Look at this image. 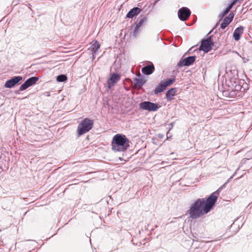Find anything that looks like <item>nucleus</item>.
I'll use <instances>...</instances> for the list:
<instances>
[{"label": "nucleus", "mask_w": 252, "mask_h": 252, "mask_svg": "<svg viewBox=\"0 0 252 252\" xmlns=\"http://www.w3.org/2000/svg\"><path fill=\"white\" fill-rule=\"evenodd\" d=\"M235 4V1H232L223 12L220 14L219 17L220 18V20H221L223 17L229 12L230 10Z\"/></svg>", "instance_id": "obj_18"}, {"label": "nucleus", "mask_w": 252, "mask_h": 252, "mask_svg": "<svg viewBox=\"0 0 252 252\" xmlns=\"http://www.w3.org/2000/svg\"><path fill=\"white\" fill-rule=\"evenodd\" d=\"M218 192L212 193L206 199L198 198L190 207L188 211L189 217L196 219L201 216L209 212L217 200Z\"/></svg>", "instance_id": "obj_1"}, {"label": "nucleus", "mask_w": 252, "mask_h": 252, "mask_svg": "<svg viewBox=\"0 0 252 252\" xmlns=\"http://www.w3.org/2000/svg\"><path fill=\"white\" fill-rule=\"evenodd\" d=\"M147 20V18L146 17L143 18L137 24H136V26L138 27H140L142 24Z\"/></svg>", "instance_id": "obj_24"}, {"label": "nucleus", "mask_w": 252, "mask_h": 252, "mask_svg": "<svg viewBox=\"0 0 252 252\" xmlns=\"http://www.w3.org/2000/svg\"><path fill=\"white\" fill-rule=\"evenodd\" d=\"M129 140L125 135L116 134L111 142L112 150L115 152H124L129 147Z\"/></svg>", "instance_id": "obj_2"}, {"label": "nucleus", "mask_w": 252, "mask_h": 252, "mask_svg": "<svg viewBox=\"0 0 252 252\" xmlns=\"http://www.w3.org/2000/svg\"><path fill=\"white\" fill-rule=\"evenodd\" d=\"M233 86L234 91L245 92L248 89V85L245 82L244 80H238L237 81H235Z\"/></svg>", "instance_id": "obj_6"}, {"label": "nucleus", "mask_w": 252, "mask_h": 252, "mask_svg": "<svg viewBox=\"0 0 252 252\" xmlns=\"http://www.w3.org/2000/svg\"><path fill=\"white\" fill-rule=\"evenodd\" d=\"M213 36H210L205 39L202 40L199 46V50L208 53L213 49L214 42L213 41Z\"/></svg>", "instance_id": "obj_4"}, {"label": "nucleus", "mask_w": 252, "mask_h": 252, "mask_svg": "<svg viewBox=\"0 0 252 252\" xmlns=\"http://www.w3.org/2000/svg\"><path fill=\"white\" fill-rule=\"evenodd\" d=\"M22 77L20 76H14L6 81L4 87L6 88H12L22 80Z\"/></svg>", "instance_id": "obj_10"}, {"label": "nucleus", "mask_w": 252, "mask_h": 252, "mask_svg": "<svg viewBox=\"0 0 252 252\" xmlns=\"http://www.w3.org/2000/svg\"><path fill=\"white\" fill-rule=\"evenodd\" d=\"M164 82L161 81L160 83L156 87L154 90V94H158V93H160L165 90L166 88V86L163 84Z\"/></svg>", "instance_id": "obj_17"}, {"label": "nucleus", "mask_w": 252, "mask_h": 252, "mask_svg": "<svg viewBox=\"0 0 252 252\" xmlns=\"http://www.w3.org/2000/svg\"><path fill=\"white\" fill-rule=\"evenodd\" d=\"M134 86L135 88H137L138 89H140L142 88L143 85L145 83V80H144L143 79H140V78H135L134 79Z\"/></svg>", "instance_id": "obj_19"}, {"label": "nucleus", "mask_w": 252, "mask_h": 252, "mask_svg": "<svg viewBox=\"0 0 252 252\" xmlns=\"http://www.w3.org/2000/svg\"><path fill=\"white\" fill-rule=\"evenodd\" d=\"M154 65L151 63L150 64L143 67L141 69L143 74L148 75L151 74L154 72Z\"/></svg>", "instance_id": "obj_13"}, {"label": "nucleus", "mask_w": 252, "mask_h": 252, "mask_svg": "<svg viewBox=\"0 0 252 252\" xmlns=\"http://www.w3.org/2000/svg\"><path fill=\"white\" fill-rule=\"evenodd\" d=\"M140 27H138L136 25L135 27L134 30L132 34V36L136 37L138 33V30Z\"/></svg>", "instance_id": "obj_23"}, {"label": "nucleus", "mask_w": 252, "mask_h": 252, "mask_svg": "<svg viewBox=\"0 0 252 252\" xmlns=\"http://www.w3.org/2000/svg\"><path fill=\"white\" fill-rule=\"evenodd\" d=\"M1 231V230L0 229V232Z\"/></svg>", "instance_id": "obj_28"}, {"label": "nucleus", "mask_w": 252, "mask_h": 252, "mask_svg": "<svg viewBox=\"0 0 252 252\" xmlns=\"http://www.w3.org/2000/svg\"><path fill=\"white\" fill-rule=\"evenodd\" d=\"M243 0H234L233 1H235V3L237 2H241V1H242Z\"/></svg>", "instance_id": "obj_26"}, {"label": "nucleus", "mask_w": 252, "mask_h": 252, "mask_svg": "<svg viewBox=\"0 0 252 252\" xmlns=\"http://www.w3.org/2000/svg\"><path fill=\"white\" fill-rule=\"evenodd\" d=\"M67 80V77L64 74L59 75L57 77V81L59 82H63Z\"/></svg>", "instance_id": "obj_22"}, {"label": "nucleus", "mask_w": 252, "mask_h": 252, "mask_svg": "<svg viewBox=\"0 0 252 252\" xmlns=\"http://www.w3.org/2000/svg\"><path fill=\"white\" fill-rule=\"evenodd\" d=\"M94 121L89 118L83 119L78 125L77 132L79 136L82 135L90 130L93 127Z\"/></svg>", "instance_id": "obj_3"}, {"label": "nucleus", "mask_w": 252, "mask_h": 252, "mask_svg": "<svg viewBox=\"0 0 252 252\" xmlns=\"http://www.w3.org/2000/svg\"><path fill=\"white\" fill-rule=\"evenodd\" d=\"M196 56H191L185 58H182L178 62L177 66L179 67L191 65L195 61Z\"/></svg>", "instance_id": "obj_7"}, {"label": "nucleus", "mask_w": 252, "mask_h": 252, "mask_svg": "<svg viewBox=\"0 0 252 252\" xmlns=\"http://www.w3.org/2000/svg\"><path fill=\"white\" fill-rule=\"evenodd\" d=\"M229 182V180L226 182L225 183H224L222 186H221L220 188L217 190H216L215 192H218V195H219V193L220 191V190L222 189V188H224L226 184L227 183V182Z\"/></svg>", "instance_id": "obj_25"}, {"label": "nucleus", "mask_w": 252, "mask_h": 252, "mask_svg": "<svg viewBox=\"0 0 252 252\" xmlns=\"http://www.w3.org/2000/svg\"><path fill=\"white\" fill-rule=\"evenodd\" d=\"M46 94H47L46 96H49L50 95V93H49V92H47V93H46Z\"/></svg>", "instance_id": "obj_27"}, {"label": "nucleus", "mask_w": 252, "mask_h": 252, "mask_svg": "<svg viewBox=\"0 0 252 252\" xmlns=\"http://www.w3.org/2000/svg\"><path fill=\"white\" fill-rule=\"evenodd\" d=\"M191 14L190 10L186 7H183L178 10V15L179 18L183 21H186Z\"/></svg>", "instance_id": "obj_8"}, {"label": "nucleus", "mask_w": 252, "mask_h": 252, "mask_svg": "<svg viewBox=\"0 0 252 252\" xmlns=\"http://www.w3.org/2000/svg\"><path fill=\"white\" fill-rule=\"evenodd\" d=\"M100 45L98 42H97V41H94L93 42V43L91 46V49L92 51V53L93 54V58H94V54H95L96 53Z\"/></svg>", "instance_id": "obj_20"}, {"label": "nucleus", "mask_w": 252, "mask_h": 252, "mask_svg": "<svg viewBox=\"0 0 252 252\" xmlns=\"http://www.w3.org/2000/svg\"><path fill=\"white\" fill-rule=\"evenodd\" d=\"M121 79V76L117 73H113L111 74L109 79L107 80L108 87L110 89L112 86L118 82Z\"/></svg>", "instance_id": "obj_11"}, {"label": "nucleus", "mask_w": 252, "mask_h": 252, "mask_svg": "<svg viewBox=\"0 0 252 252\" xmlns=\"http://www.w3.org/2000/svg\"><path fill=\"white\" fill-rule=\"evenodd\" d=\"M177 92L176 88H171L169 89L166 94V98L168 101H171L173 96L175 95Z\"/></svg>", "instance_id": "obj_16"}, {"label": "nucleus", "mask_w": 252, "mask_h": 252, "mask_svg": "<svg viewBox=\"0 0 252 252\" xmlns=\"http://www.w3.org/2000/svg\"><path fill=\"white\" fill-rule=\"evenodd\" d=\"M244 27L240 26L237 28L233 32V36L236 41L240 39L241 34L243 33Z\"/></svg>", "instance_id": "obj_14"}, {"label": "nucleus", "mask_w": 252, "mask_h": 252, "mask_svg": "<svg viewBox=\"0 0 252 252\" xmlns=\"http://www.w3.org/2000/svg\"><path fill=\"white\" fill-rule=\"evenodd\" d=\"M38 80V78L35 76L32 77L28 79L22 85H21L19 88V91H23L25 90L30 86L35 84Z\"/></svg>", "instance_id": "obj_9"}, {"label": "nucleus", "mask_w": 252, "mask_h": 252, "mask_svg": "<svg viewBox=\"0 0 252 252\" xmlns=\"http://www.w3.org/2000/svg\"><path fill=\"white\" fill-rule=\"evenodd\" d=\"M139 108L141 109L149 111H156L159 108V107L157 103L145 101L139 104Z\"/></svg>", "instance_id": "obj_5"}, {"label": "nucleus", "mask_w": 252, "mask_h": 252, "mask_svg": "<svg viewBox=\"0 0 252 252\" xmlns=\"http://www.w3.org/2000/svg\"><path fill=\"white\" fill-rule=\"evenodd\" d=\"M141 11V9L138 7H134L132 8L126 14V17L129 18H132L135 16L138 15L140 12Z\"/></svg>", "instance_id": "obj_15"}, {"label": "nucleus", "mask_w": 252, "mask_h": 252, "mask_svg": "<svg viewBox=\"0 0 252 252\" xmlns=\"http://www.w3.org/2000/svg\"><path fill=\"white\" fill-rule=\"evenodd\" d=\"M234 15L230 13L228 16L226 17L220 24V29H224L233 20Z\"/></svg>", "instance_id": "obj_12"}, {"label": "nucleus", "mask_w": 252, "mask_h": 252, "mask_svg": "<svg viewBox=\"0 0 252 252\" xmlns=\"http://www.w3.org/2000/svg\"><path fill=\"white\" fill-rule=\"evenodd\" d=\"M175 81V79L174 78H170L166 80H163L162 82H164V84L166 86V87L172 84Z\"/></svg>", "instance_id": "obj_21"}]
</instances>
